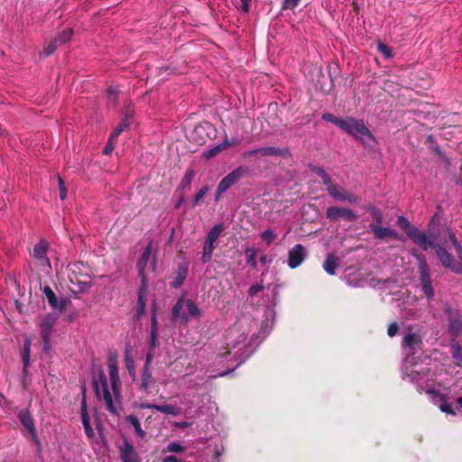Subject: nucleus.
Listing matches in <instances>:
<instances>
[{
	"label": "nucleus",
	"instance_id": "1",
	"mask_svg": "<svg viewBox=\"0 0 462 462\" xmlns=\"http://www.w3.org/2000/svg\"><path fill=\"white\" fill-rule=\"evenodd\" d=\"M108 378L100 370L93 377V388L99 402H104L106 410L113 415H118L121 410V386L117 356L110 353L107 356Z\"/></svg>",
	"mask_w": 462,
	"mask_h": 462
},
{
	"label": "nucleus",
	"instance_id": "2",
	"mask_svg": "<svg viewBox=\"0 0 462 462\" xmlns=\"http://www.w3.org/2000/svg\"><path fill=\"white\" fill-rule=\"evenodd\" d=\"M421 344L420 335L409 328L402 341V347L405 355L402 365V379H408L411 383H417L420 389H422V382L426 374L417 362L415 355L420 350Z\"/></svg>",
	"mask_w": 462,
	"mask_h": 462
},
{
	"label": "nucleus",
	"instance_id": "3",
	"mask_svg": "<svg viewBox=\"0 0 462 462\" xmlns=\"http://www.w3.org/2000/svg\"><path fill=\"white\" fill-rule=\"evenodd\" d=\"M246 337L236 328H232L226 334V350L223 357L227 361H238L236 366L244 363L252 354L245 344Z\"/></svg>",
	"mask_w": 462,
	"mask_h": 462
},
{
	"label": "nucleus",
	"instance_id": "4",
	"mask_svg": "<svg viewBox=\"0 0 462 462\" xmlns=\"http://www.w3.org/2000/svg\"><path fill=\"white\" fill-rule=\"evenodd\" d=\"M341 130L352 135L356 141L362 143L366 147H373L377 143L376 138L363 120L346 116Z\"/></svg>",
	"mask_w": 462,
	"mask_h": 462
},
{
	"label": "nucleus",
	"instance_id": "5",
	"mask_svg": "<svg viewBox=\"0 0 462 462\" xmlns=\"http://www.w3.org/2000/svg\"><path fill=\"white\" fill-rule=\"evenodd\" d=\"M173 321L187 324L190 319L200 316V310L191 300L180 298L171 310Z\"/></svg>",
	"mask_w": 462,
	"mask_h": 462
},
{
	"label": "nucleus",
	"instance_id": "6",
	"mask_svg": "<svg viewBox=\"0 0 462 462\" xmlns=\"http://www.w3.org/2000/svg\"><path fill=\"white\" fill-rule=\"evenodd\" d=\"M421 391H425L430 397L431 401L439 406V410L447 414H450L453 416L457 415V411H462V396H459L456 400V409L453 408L452 404L448 402V397L446 394L440 393L439 391L435 390L433 387H423L420 389Z\"/></svg>",
	"mask_w": 462,
	"mask_h": 462
},
{
	"label": "nucleus",
	"instance_id": "7",
	"mask_svg": "<svg viewBox=\"0 0 462 462\" xmlns=\"http://www.w3.org/2000/svg\"><path fill=\"white\" fill-rule=\"evenodd\" d=\"M225 229V226L223 223H219L216 226H214L208 233L205 243L203 245V252L201 256V261L204 263H208L211 258L212 254L215 249V244L218 237L220 236L221 233Z\"/></svg>",
	"mask_w": 462,
	"mask_h": 462
},
{
	"label": "nucleus",
	"instance_id": "8",
	"mask_svg": "<svg viewBox=\"0 0 462 462\" xmlns=\"http://www.w3.org/2000/svg\"><path fill=\"white\" fill-rule=\"evenodd\" d=\"M419 261V278L421 285V291L428 300L433 301L434 289L431 285L430 267L424 257L418 256Z\"/></svg>",
	"mask_w": 462,
	"mask_h": 462
},
{
	"label": "nucleus",
	"instance_id": "9",
	"mask_svg": "<svg viewBox=\"0 0 462 462\" xmlns=\"http://www.w3.org/2000/svg\"><path fill=\"white\" fill-rule=\"evenodd\" d=\"M246 168L243 166H239L231 172H229L221 181L218 183L217 192H216V200H218L220 196L226 192L230 187L235 185L246 172Z\"/></svg>",
	"mask_w": 462,
	"mask_h": 462
},
{
	"label": "nucleus",
	"instance_id": "10",
	"mask_svg": "<svg viewBox=\"0 0 462 462\" xmlns=\"http://www.w3.org/2000/svg\"><path fill=\"white\" fill-rule=\"evenodd\" d=\"M58 317L55 314H47L41 321V336L43 341V350L48 353L51 349V336L52 328L57 321Z\"/></svg>",
	"mask_w": 462,
	"mask_h": 462
},
{
	"label": "nucleus",
	"instance_id": "11",
	"mask_svg": "<svg viewBox=\"0 0 462 462\" xmlns=\"http://www.w3.org/2000/svg\"><path fill=\"white\" fill-rule=\"evenodd\" d=\"M328 193L337 201L346 202L350 205H358L360 202V199L358 196H356L354 193L348 192L346 189L343 188H338L336 185L328 187Z\"/></svg>",
	"mask_w": 462,
	"mask_h": 462
},
{
	"label": "nucleus",
	"instance_id": "12",
	"mask_svg": "<svg viewBox=\"0 0 462 462\" xmlns=\"http://www.w3.org/2000/svg\"><path fill=\"white\" fill-rule=\"evenodd\" d=\"M326 217L329 220H337V219H345L346 221L352 222L357 218L356 214L346 208H338V207H329L327 208Z\"/></svg>",
	"mask_w": 462,
	"mask_h": 462
},
{
	"label": "nucleus",
	"instance_id": "13",
	"mask_svg": "<svg viewBox=\"0 0 462 462\" xmlns=\"http://www.w3.org/2000/svg\"><path fill=\"white\" fill-rule=\"evenodd\" d=\"M307 256L306 248L298 244L288 252V265L291 269L299 267Z\"/></svg>",
	"mask_w": 462,
	"mask_h": 462
},
{
	"label": "nucleus",
	"instance_id": "14",
	"mask_svg": "<svg viewBox=\"0 0 462 462\" xmlns=\"http://www.w3.org/2000/svg\"><path fill=\"white\" fill-rule=\"evenodd\" d=\"M48 249V243L41 240L33 247L32 257L35 258L41 266L43 268H51V263L49 258L46 256Z\"/></svg>",
	"mask_w": 462,
	"mask_h": 462
},
{
	"label": "nucleus",
	"instance_id": "15",
	"mask_svg": "<svg viewBox=\"0 0 462 462\" xmlns=\"http://www.w3.org/2000/svg\"><path fill=\"white\" fill-rule=\"evenodd\" d=\"M43 293L52 310L61 312L66 308L68 300L66 298L58 299L50 286L43 288Z\"/></svg>",
	"mask_w": 462,
	"mask_h": 462
},
{
	"label": "nucleus",
	"instance_id": "16",
	"mask_svg": "<svg viewBox=\"0 0 462 462\" xmlns=\"http://www.w3.org/2000/svg\"><path fill=\"white\" fill-rule=\"evenodd\" d=\"M414 244L422 248L423 250H427L430 247L434 248L436 245L430 241L425 233L420 231L417 227L409 231L408 236Z\"/></svg>",
	"mask_w": 462,
	"mask_h": 462
},
{
	"label": "nucleus",
	"instance_id": "17",
	"mask_svg": "<svg viewBox=\"0 0 462 462\" xmlns=\"http://www.w3.org/2000/svg\"><path fill=\"white\" fill-rule=\"evenodd\" d=\"M120 457L123 462H140L139 456L134 446L126 439L119 448Z\"/></svg>",
	"mask_w": 462,
	"mask_h": 462
},
{
	"label": "nucleus",
	"instance_id": "18",
	"mask_svg": "<svg viewBox=\"0 0 462 462\" xmlns=\"http://www.w3.org/2000/svg\"><path fill=\"white\" fill-rule=\"evenodd\" d=\"M18 418H19L20 421L22 422V424L23 425V427L29 431L32 440L37 445H40V441H39L37 434H36L34 423H33V420H32L30 413L27 411H21L18 413Z\"/></svg>",
	"mask_w": 462,
	"mask_h": 462
},
{
	"label": "nucleus",
	"instance_id": "19",
	"mask_svg": "<svg viewBox=\"0 0 462 462\" xmlns=\"http://www.w3.org/2000/svg\"><path fill=\"white\" fill-rule=\"evenodd\" d=\"M80 413H81L82 424H83L86 435L88 436V439H93L95 437V432L90 425V417L88 412L87 401H86L85 394H83V398H82L81 404H80Z\"/></svg>",
	"mask_w": 462,
	"mask_h": 462
},
{
	"label": "nucleus",
	"instance_id": "20",
	"mask_svg": "<svg viewBox=\"0 0 462 462\" xmlns=\"http://www.w3.org/2000/svg\"><path fill=\"white\" fill-rule=\"evenodd\" d=\"M80 270V263H73L69 266V279L71 283L78 284L80 291H87L90 288V283L85 281H80L76 273Z\"/></svg>",
	"mask_w": 462,
	"mask_h": 462
},
{
	"label": "nucleus",
	"instance_id": "21",
	"mask_svg": "<svg viewBox=\"0 0 462 462\" xmlns=\"http://www.w3.org/2000/svg\"><path fill=\"white\" fill-rule=\"evenodd\" d=\"M151 255H152V243H149V245L145 247V249L142 253L141 257L138 260L137 264H136L139 276L141 277V281H143V279H146L145 275H144V270H145L146 266L148 265L149 262L151 261Z\"/></svg>",
	"mask_w": 462,
	"mask_h": 462
},
{
	"label": "nucleus",
	"instance_id": "22",
	"mask_svg": "<svg viewBox=\"0 0 462 462\" xmlns=\"http://www.w3.org/2000/svg\"><path fill=\"white\" fill-rule=\"evenodd\" d=\"M434 250L441 264L444 267L452 270L456 264V262L454 261L451 254L444 247L439 245L434 246Z\"/></svg>",
	"mask_w": 462,
	"mask_h": 462
},
{
	"label": "nucleus",
	"instance_id": "23",
	"mask_svg": "<svg viewBox=\"0 0 462 462\" xmlns=\"http://www.w3.org/2000/svg\"><path fill=\"white\" fill-rule=\"evenodd\" d=\"M369 229L374 233V237L378 239H383L386 237H398V234L393 229L383 227L382 225H369Z\"/></svg>",
	"mask_w": 462,
	"mask_h": 462
},
{
	"label": "nucleus",
	"instance_id": "24",
	"mask_svg": "<svg viewBox=\"0 0 462 462\" xmlns=\"http://www.w3.org/2000/svg\"><path fill=\"white\" fill-rule=\"evenodd\" d=\"M154 408H155V411H160L166 415L179 416V415L182 414V408L177 404H171V403L162 404V405L158 404V407H154Z\"/></svg>",
	"mask_w": 462,
	"mask_h": 462
},
{
	"label": "nucleus",
	"instance_id": "25",
	"mask_svg": "<svg viewBox=\"0 0 462 462\" xmlns=\"http://www.w3.org/2000/svg\"><path fill=\"white\" fill-rule=\"evenodd\" d=\"M339 264V259L336 257L334 254H328L326 260L323 263V269L329 275H334L336 273V269Z\"/></svg>",
	"mask_w": 462,
	"mask_h": 462
},
{
	"label": "nucleus",
	"instance_id": "26",
	"mask_svg": "<svg viewBox=\"0 0 462 462\" xmlns=\"http://www.w3.org/2000/svg\"><path fill=\"white\" fill-rule=\"evenodd\" d=\"M125 365L129 375L134 380L135 379V366L134 357L129 349L125 352Z\"/></svg>",
	"mask_w": 462,
	"mask_h": 462
},
{
	"label": "nucleus",
	"instance_id": "27",
	"mask_svg": "<svg viewBox=\"0 0 462 462\" xmlns=\"http://www.w3.org/2000/svg\"><path fill=\"white\" fill-rule=\"evenodd\" d=\"M126 420L134 427V429L136 432V435L139 438L143 439L145 437V431L142 429L141 423L136 416L129 415L126 418Z\"/></svg>",
	"mask_w": 462,
	"mask_h": 462
},
{
	"label": "nucleus",
	"instance_id": "28",
	"mask_svg": "<svg viewBox=\"0 0 462 462\" xmlns=\"http://www.w3.org/2000/svg\"><path fill=\"white\" fill-rule=\"evenodd\" d=\"M245 254L246 257V263L250 265L253 269H255L257 267V250L253 247H248L245 249Z\"/></svg>",
	"mask_w": 462,
	"mask_h": 462
},
{
	"label": "nucleus",
	"instance_id": "29",
	"mask_svg": "<svg viewBox=\"0 0 462 462\" xmlns=\"http://www.w3.org/2000/svg\"><path fill=\"white\" fill-rule=\"evenodd\" d=\"M260 155L262 156H276L282 155L286 152L285 150H282L277 147L266 146L259 148Z\"/></svg>",
	"mask_w": 462,
	"mask_h": 462
},
{
	"label": "nucleus",
	"instance_id": "30",
	"mask_svg": "<svg viewBox=\"0 0 462 462\" xmlns=\"http://www.w3.org/2000/svg\"><path fill=\"white\" fill-rule=\"evenodd\" d=\"M147 289V281L146 279H143V281H141V286L139 288L137 305H146Z\"/></svg>",
	"mask_w": 462,
	"mask_h": 462
},
{
	"label": "nucleus",
	"instance_id": "31",
	"mask_svg": "<svg viewBox=\"0 0 462 462\" xmlns=\"http://www.w3.org/2000/svg\"><path fill=\"white\" fill-rule=\"evenodd\" d=\"M451 349L452 356L456 359L457 365L462 367V348L455 339L451 341Z\"/></svg>",
	"mask_w": 462,
	"mask_h": 462
},
{
	"label": "nucleus",
	"instance_id": "32",
	"mask_svg": "<svg viewBox=\"0 0 462 462\" xmlns=\"http://www.w3.org/2000/svg\"><path fill=\"white\" fill-rule=\"evenodd\" d=\"M462 331V319L457 318L450 320L449 332L453 337H457Z\"/></svg>",
	"mask_w": 462,
	"mask_h": 462
},
{
	"label": "nucleus",
	"instance_id": "33",
	"mask_svg": "<svg viewBox=\"0 0 462 462\" xmlns=\"http://www.w3.org/2000/svg\"><path fill=\"white\" fill-rule=\"evenodd\" d=\"M130 125L129 117L125 116L122 123H120L111 133L110 136L111 140H116L117 136L124 132Z\"/></svg>",
	"mask_w": 462,
	"mask_h": 462
},
{
	"label": "nucleus",
	"instance_id": "34",
	"mask_svg": "<svg viewBox=\"0 0 462 462\" xmlns=\"http://www.w3.org/2000/svg\"><path fill=\"white\" fill-rule=\"evenodd\" d=\"M322 119L335 125L336 126H337L340 129H342L343 124L345 122V117H343V118L337 117L334 115L329 114V113L323 114Z\"/></svg>",
	"mask_w": 462,
	"mask_h": 462
},
{
	"label": "nucleus",
	"instance_id": "35",
	"mask_svg": "<svg viewBox=\"0 0 462 462\" xmlns=\"http://www.w3.org/2000/svg\"><path fill=\"white\" fill-rule=\"evenodd\" d=\"M152 383V373L150 372L149 368L144 367L143 374H142V383H141V388L144 391L148 390V387Z\"/></svg>",
	"mask_w": 462,
	"mask_h": 462
},
{
	"label": "nucleus",
	"instance_id": "36",
	"mask_svg": "<svg viewBox=\"0 0 462 462\" xmlns=\"http://www.w3.org/2000/svg\"><path fill=\"white\" fill-rule=\"evenodd\" d=\"M30 358H31V356H23L22 355V359H23L22 385H23V387L24 389L27 388L26 377H27V374H28V366H29V364H30Z\"/></svg>",
	"mask_w": 462,
	"mask_h": 462
},
{
	"label": "nucleus",
	"instance_id": "37",
	"mask_svg": "<svg viewBox=\"0 0 462 462\" xmlns=\"http://www.w3.org/2000/svg\"><path fill=\"white\" fill-rule=\"evenodd\" d=\"M195 175H196V172L194 170L190 169V170H188L183 177V179L181 180V182H180V187L182 189H185L187 187H189L193 179L195 178Z\"/></svg>",
	"mask_w": 462,
	"mask_h": 462
},
{
	"label": "nucleus",
	"instance_id": "38",
	"mask_svg": "<svg viewBox=\"0 0 462 462\" xmlns=\"http://www.w3.org/2000/svg\"><path fill=\"white\" fill-rule=\"evenodd\" d=\"M368 210L374 218V222H372L370 225H382L383 213L381 212V210L376 208L375 207H370Z\"/></svg>",
	"mask_w": 462,
	"mask_h": 462
},
{
	"label": "nucleus",
	"instance_id": "39",
	"mask_svg": "<svg viewBox=\"0 0 462 462\" xmlns=\"http://www.w3.org/2000/svg\"><path fill=\"white\" fill-rule=\"evenodd\" d=\"M204 134H205V126L202 125H196L192 132V135L198 134V135H199V139H196L195 137H192V138L198 143H204L206 142V138L203 136Z\"/></svg>",
	"mask_w": 462,
	"mask_h": 462
},
{
	"label": "nucleus",
	"instance_id": "40",
	"mask_svg": "<svg viewBox=\"0 0 462 462\" xmlns=\"http://www.w3.org/2000/svg\"><path fill=\"white\" fill-rule=\"evenodd\" d=\"M185 450L184 447L180 442H171L164 448V452L181 453Z\"/></svg>",
	"mask_w": 462,
	"mask_h": 462
},
{
	"label": "nucleus",
	"instance_id": "41",
	"mask_svg": "<svg viewBox=\"0 0 462 462\" xmlns=\"http://www.w3.org/2000/svg\"><path fill=\"white\" fill-rule=\"evenodd\" d=\"M397 222L399 226L406 232L407 236H409L410 230L416 228L409 222L405 217L400 216L397 219Z\"/></svg>",
	"mask_w": 462,
	"mask_h": 462
},
{
	"label": "nucleus",
	"instance_id": "42",
	"mask_svg": "<svg viewBox=\"0 0 462 462\" xmlns=\"http://www.w3.org/2000/svg\"><path fill=\"white\" fill-rule=\"evenodd\" d=\"M377 51L385 58V59H390L392 56H393V51H392V48L389 47L388 45L383 43V42H378L377 44Z\"/></svg>",
	"mask_w": 462,
	"mask_h": 462
},
{
	"label": "nucleus",
	"instance_id": "43",
	"mask_svg": "<svg viewBox=\"0 0 462 462\" xmlns=\"http://www.w3.org/2000/svg\"><path fill=\"white\" fill-rule=\"evenodd\" d=\"M236 141H232V142H230L228 143H224V144L217 145L214 148H212L209 151H208L207 153H206V156L208 158L213 157L216 154H217L220 151H222L226 145H233V144H236Z\"/></svg>",
	"mask_w": 462,
	"mask_h": 462
},
{
	"label": "nucleus",
	"instance_id": "44",
	"mask_svg": "<svg viewBox=\"0 0 462 462\" xmlns=\"http://www.w3.org/2000/svg\"><path fill=\"white\" fill-rule=\"evenodd\" d=\"M73 32L72 29L67 28L61 32L59 37L56 39L58 43H65L67 42L72 36Z\"/></svg>",
	"mask_w": 462,
	"mask_h": 462
},
{
	"label": "nucleus",
	"instance_id": "45",
	"mask_svg": "<svg viewBox=\"0 0 462 462\" xmlns=\"http://www.w3.org/2000/svg\"><path fill=\"white\" fill-rule=\"evenodd\" d=\"M261 238L270 245L276 238V234L271 229H266L261 234Z\"/></svg>",
	"mask_w": 462,
	"mask_h": 462
},
{
	"label": "nucleus",
	"instance_id": "46",
	"mask_svg": "<svg viewBox=\"0 0 462 462\" xmlns=\"http://www.w3.org/2000/svg\"><path fill=\"white\" fill-rule=\"evenodd\" d=\"M448 237L456 249L457 256L462 260V247L457 240L455 234L453 232H449Z\"/></svg>",
	"mask_w": 462,
	"mask_h": 462
},
{
	"label": "nucleus",
	"instance_id": "47",
	"mask_svg": "<svg viewBox=\"0 0 462 462\" xmlns=\"http://www.w3.org/2000/svg\"><path fill=\"white\" fill-rule=\"evenodd\" d=\"M208 191V187H202L193 199V206H196Z\"/></svg>",
	"mask_w": 462,
	"mask_h": 462
},
{
	"label": "nucleus",
	"instance_id": "48",
	"mask_svg": "<svg viewBox=\"0 0 462 462\" xmlns=\"http://www.w3.org/2000/svg\"><path fill=\"white\" fill-rule=\"evenodd\" d=\"M57 45H58L57 40H54L51 42H50L48 44V46L44 49V56L47 57V56H50L51 54H52L55 51V50L57 49Z\"/></svg>",
	"mask_w": 462,
	"mask_h": 462
},
{
	"label": "nucleus",
	"instance_id": "49",
	"mask_svg": "<svg viewBox=\"0 0 462 462\" xmlns=\"http://www.w3.org/2000/svg\"><path fill=\"white\" fill-rule=\"evenodd\" d=\"M300 0H283L282 9H294Z\"/></svg>",
	"mask_w": 462,
	"mask_h": 462
},
{
	"label": "nucleus",
	"instance_id": "50",
	"mask_svg": "<svg viewBox=\"0 0 462 462\" xmlns=\"http://www.w3.org/2000/svg\"><path fill=\"white\" fill-rule=\"evenodd\" d=\"M114 141L115 140H111V137H109L107 143L106 144V146L103 149L104 154L109 155L112 153V152L114 150Z\"/></svg>",
	"mask_w": 462,
	"mask_h": 462
},
{
	"label": "nucleus",
	"instance_id": "51",
	"mask_svg": "<svg viewBox=\"0 0 462 462\" xmlns=\"http://www.w3.org/2000/svg\"><path fill=\"white\" fill-rule=\"evenodd\" d=\"M398 329H399V326L396 322L390 324L388 327V330H387L388 336L391 337L395 336L398 332Z\"/></svg>",
	"mask_w": 462,
	"mask_h": 462
},
{
	"label": "nucleus",
	"instance_id": "52",
	"mask_svg": "<svg viewBox=\"0 0 462 462\" xmlns=\"http://www.w3.org/2000/svg\"><path fill=\"white\" fill-rule=\"evenodd\" d=\"M319 177L321 178L323 184L325 186H327V189H328V187L333 186V184L331 182V179H330L329 175L326 171L323 172V174H320Z\"/></svg>",
	"mask_w": 462,
	"mask_h": 462
},
{
	"label": "nucleus",
	"instance_id": "53",
	"mask_svg": "<svg viewBox=\"0 0 462 462\" xmlns=\"http://www.w3.org/2000/svg\"><path fill=\"white\" fill-rule=\"evenodd\" d=\"M157 345V328H151V346L154 348Z\"/></svg>",
	"mask_w": 462,
	"mask_h": 462
},
{
	"label": "nucleus",
	"instance_id": "54",
	"mask_svg": "<svg viewBox=\"0 0 462 462\" xmlns=\"http://www.w3.org/2000/svg\"><path fill=\"white\" fill-rule=\"evenodd\" d=\"M435 303H438V300H435L434 299H433V301L429 300V307L435 317H440L441 311L435 308V306H434Z\"/></svg>",
	"mask_w": 462,
	"mask_h": 462
},
{
	"label": "nucleus",
	"instance_id": "55",
	"mask_svg": "<svg viewBox=\"0 0 462 462\" xmlns=\"http://www.w3.org/2000/svg\"><path fill=\"white\" fill-rule=\"evenodd\" d=\"M59 185H60V197L61 199H64L66 198L67 192H66V188L64 186V182L60 177H59Z\"/></svg>",
	"mask_w": 462,
	"mask_h": 462
},
{
	"label": "nucleus",
	"instance_id": "56",
	"mask_svg": "<svg viewBox=\"0 0 462 462\" xmlns=\"http://www.w3.org/2000/svg\"><path fill=\"white\" fill-rule=\"evenodd\" d=\"M263 289V286H261L259 284H254V285L251 286V288L249 289V294L251 296H254L257 293H259L260 291H262Z\"/></svg>",
	"mask_w": 462,
	"mask_h": 462
},
{
	"label": "nucleus",
	"instance_id": "57",
	"mask_svg": "<svg viewBox=\"0 0 462 462\" xmlns=\"http://www.w3.org/2000/svg\"><path fill=\"white\" fill-rule=\"evenodd\" d=\"M23 356H31V342L28 339L23 344Z\"/></svg>",
	"mask_w": 462,
	"mask_h": 462
},
{
	"label": "nucleus",
	"instance_id": "58",
	"mask_svg": "<svg viewBox=\"0 0 462 462\" xmlns=\"http://www.w3.org/2000/svg\"><path fill=\"white\" fill-rule=\"evenodd\" d=\"M439 304L441 305L445 314H447V315H450L451 314L452 309H451L450 305L448 302H443V301L440 300Z\"/></svg>",
	"mask_w": 462,
	"mask_h": 462
},
{
	"label": "nucleus",
	"instance_id": "59",
	"mask_svg": "<svg viewBox=\"0 0 462 462\" xmlns=\"http://www.w3.org/2000/svg\"><path fill=\"white\" fill-rule=\"evenodd\" d=\"M256 154H260L259 148L258 149H254V150L246 151L244 153V157L245 158H248V157H251V156H254V155H256Z\"/></svg>",
	"mask_w": 462,
	"mask_h": 462
},
{
	"label": "nucleus",
	"instance_id": "60",
	"mask_svg": "<svg viewBox=\"0 0 462 462\" xmlns=\"http://www.w3.org/2000/svg\"><path fill=\"white\" fill-rule=\"evenodd\" d=\"M310 168H311V171H314L315 173H317L319 176H320V174H323V172H325V170L319 166H317V165H310Z\"/></svg>",
	"mask_w": 462,
	"mask_h": 462
},
{
	"label": "nucleus",
	"instance_id": "61",
	"mask_svg": "<svg viewBox=\"0 0 462 462\" xmlns=\"http://www.w3.org/2000/svg\"><path fill=\"white\" fill-rule=\"evenodd\" d=\"M250 1L251 0H241L242 2V11L245 13H247L250 8Z\"/></svg>",
	"mask_w": 462,
	"mask_h": 462
},
{
	"label": "nucleus",
	"instance_id": "62",
	"mask_svg": "<svg viewBox=\"0 0 462 462\" xmlns=\"http://www.w3.org/2000/svg\"><path fill=\"white\" fill-rule=\"evenodd\" d=\"M162 462H180V460L177 458L175 456H167L164 458H162Z\"/></svg>",
	"mask_w": 462,
	"mask_h": 462
},
{
	"label": "nucleus",
	"instance_id": "63",
	"mask_svg": "<svg viewBox=\"0 0 462 462\" xmlns=\"http://www.w3.org/2000/svg\"><path fill=\"white\" fill-rule=\"evenodd\" d=\"M452 272L456 273H461L462 274V263H456L455 266L451 270Z\"/></svg>",
	"mask_w": 462,
	"mask_h": 462
},
{
	"label": "nucleus",
	"instance_id": "64",
	"mask_svg": "<svg viewBox=\"0 0 462 462\" xmlns=\"http://www.w3.org/2000/svg\"><path fill=\"white\" fill-rule=\"evenodd\" d=\"M146 305H137V315L142 316L145 311Z\"/></svg>",
	"mask_w": 462,
	"mask_h": 462
}]
</instances>
